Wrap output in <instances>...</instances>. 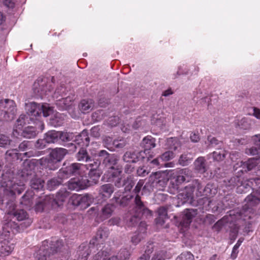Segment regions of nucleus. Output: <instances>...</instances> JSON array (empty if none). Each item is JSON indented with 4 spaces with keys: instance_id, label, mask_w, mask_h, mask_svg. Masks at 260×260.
Segmentation results:
<instances>
[{
    "instance_id": "nucleus-58",
    "label": "nucleus",
    "mask_w": 260,
    "mask_h": 260,
    "mask_svg": "<svg viewBox=\"0 0 260 260\" xmlns=\"http://www.w3.org/2000/svg\"><path fill=\"white\" fill-rule=\"evenodd\" d=\"M20 203L26 207V208H30L32 205V201L26 194H24L22 197Z\"/></svg>"
},
{
    "instance_id": "nucleus-55",
    "label": "nucleus",
    "mask_w": 260,
    "mask_h": 260,
    "mask_svg": "<svg viewBox=\"0 0 260 260\" xmlns=\"http://www.w3.org/2000/svg\"><path fill=\"white\" fill-rule=\"evenodd\" d=\"M131 253L126 249H121L118 253V256L120 260H126L129 258Z\"/></svg>"
},
{
    "instance_id": "nucleus-37",
    "label": "nucleus",
    "mask_w": 260,
    "mask_h": 260,
    "mask_svg": "<svg viewBox=\"0 0 260 260\" xmlns=\"http://www.w3.org/2000/svg\"><path fill=\"white\" fill-rule=\"evenodd\" d=\"M58 178H54L47 182V187L49 190H54L62 183V180L64 179L61 178L58 176Z\"/></svg>"
},
{
    "instance_id": "nucleus-9",
    "label": "nucleus",
    "mask_w": 260,
    "mask_h": 260,
    "mask_svg": "<svg viewBox=\"0 0 260 260\" xmlns=\"http://www.w3.org/2000/svg\"><path fill=\"white\" fill-rule=\"evenodd\" d=\"M193 199V188L191 187L186 186L177 195V205L179 207L186 203H191Z\"/></svg>"
},
{
    "instance_id": "nucleus-32",
    "label": "nucleus",
    "mask_w": 260,
    "mask_h": 260,
    "mask_svg": "<svg viewBox=\"0 0 260 260\" xmlns=\"http://www.w3.org/2000/svg\"><path fill=\"white\" fill-rule=\"evenodd\" d=\"M30 119H33V118L28 117V116L25 114L20 115L16 122V127L18 129H21L27 123H29V120Z\"/></svg>"
},
{
    "instance_id": "nucleus-34",
    "label": "nucleus",
    "mask_w": 260,
    "mask_h": 260,
    "mask_svg": "<svg viewBox=\"0 0 260 260\" xmlns=\"http://www.w3.org/2000/svg\"><path fill=\"white\" fill-rule=\"evenodd\" d=\"M45 137L48 144L58 143L59 142L58 137V131H49L45 134Z\"/></svg>"
},
{
    "instance_id": "nucleus-33",
    "label": "nucleus",
    "mask_w": 260,
    "mask_h": 260,
    "mask_svg": "<svg viewBox=\"0 0 260 260\" xmlns=\"http://www.w3.org/2000/svg\"><path fill=\"white\" fill-rule=\"evenodd\" d=\"M193 159L192 155L189 153L181 154L178 159V164L182 166H188Z\"/></svg>"
},
{
    "instance_id": "nucleus-4",
    "label": "nucleus",
    "mask_w": 260,
    "mask_h": 260,
    "mask_svg": "<svg viewBox=\"0 0 260 260\" xmlns=\"http://www.w3.org/2000/svg\"><path fill=\"white\" fill-rule=\"evenodd\" d=\"M188 187H192L193 192L195 189H197V197L205 196L199 200L198 203L200 205L205 208L210 206L212 201L209 197L212 194V190L210 185L208 184L204 187L198 180H194L192 182L191 184L188 185Z\"/></svg>"
},
{
    "instance_id": "nucleus-51",
    "label": "nucleus",
    "mask_w": 260,
    "mask_h": 260,
    "mask_svg": "<svg viewBox=\"0 0 260 260\" xmlns=\"http://www.w3.org/2000/svg\"><path fill=\"white\" fill-rule=\"evenodd\" d=\"M81 194H74L69 199V203L75 206L80 205Z\"/></svg>"
},
{
    "instance_id": "nucleus-14",
    "label": "nucleus",
    "mask_w": 260,
    "mask_h": 260,
    "mask_svg": "<svg viewBox=\"0 0 260 260\" xmlns=\"http://www.w3.org/2000/svg\"><path fill=\"white\" fill-rule=\"evenodd\" d=\"M198 214L197 209H186L182 215V220L180 224L183 227L188 226L192 221V219Z\"/></svg>"
},
{
    "instance_id": "nucleus-2",
    "label": "nucleus",
    "mask_w": 260,
    "mask_h": 260,
    "mask_svg": "<svg viewBox=\"0 0 260 260\" xmlns=\"http://www.w3.org/2000/svg\"><path fill=\"white\" fill-rule=\"evenodd\" d=\"M63 249L64 245L62 240L54 238L50 242L45 240L35 253V258L37 260H49L51 256L62 252Z\"/></svg>"
},
{
    "instance_id": "nucleus-30",
    "label": "nucleus",
    "mask_w": 260,
    "mask_h": 260,
    "mask_svg": "<svg viewBox=\"0 0 260 260\" xmlns=\"http://www.w3.org/2000/svg\"><path fill=\"white\" fill-rule=\"evenodd\" d=\"M30 183V186L33 189L38 191L43 189L44 181L41 178H38L36 176L31 179Z\"/></svg>"
},
{
    "instance_id": "nucleus-25",
    "label": "nucleus",
    "mask_w": 260,
    "mask_h": 260,
    "mask_svg": "<svg viewBox=\"0 0 260 260\" xmlns=\"http://www.w3.org/2000/svg\"><path fill=\"white\" fill-rule=\"evenodd\" d=\"M94 102L92 99L83 100L81 101L79 108L83 113H88L94 107Z\"/></svg>"
},
{
    "instance_id": "nucleus-44",
    "label": "nucleus",
    "mask_w": 260,
    "mask_h": 260,
    "mask_svg": "<svg viewBox=\"0 0 260 260\" xmlns=\"http://www.w3.org/2000/svg\"><path fill=\"white\" fill-rule=\"evenodd\" d=\"M229 221L228 217L224 216L217 221L213 225V229L217 232H219L224 224Z\"/></svg>"
},
{
    "instance_id": "nucleus-46",
    "label": "nucleus",
    "mask_w": 260,
    "mask_h": 260,
    "mask_svg": "<svg viewBox=\"0 0 260 260\" xmlns=\"http://www.w3.org/2000/svg\"><path fill=\"white\" fill-rule=\"evenodd\" d=\"M92 198L90 195L86 194L81 195L80 205L82 207H88L91 202Z\"/></svg>"
},
{
    "instance_id": "nucleus-29",
    "label": "nucleus",
    "mask_w": 260,
    "mask_h": 260,
    "mask_svg": "<svg viewBox=\"0 0 260 260\" xmlns=\"http://www.w3.org/2000/svg\"><path fill=\"white\" fill-rule=\"evenodd\" d=\"M51 208V204L46 201V196L44 198H40L35 205V210L36 212H42L45 208Z\"/></svg>"
},
{
    "instance_id": "nucleus-38",
    "label": "nucleus",
    "mask_w": 260,
    "mask_h": 260,
    "mask_svg": "<svg viewBox=\"0 0 260 260\" xmlns=\"http://www.w3.org/2000/svg\"><path fill=\"white\" fill-rule=\"evenodd\" d=\"M125 162L135 163L139 160L138 154L133 152H126L123 156Z\"/></svg>"
},
{
    "instance_id": "nucleus-48",
    "label": "nucleus",
    "mask_w": 260,
    "mask_h": 260,
    "mask_svg": "<svg viewBox=\"0 0 260 260\" xmlns=\"http://www.w3.org/2000/svg\"><path fill=\"white\" fill-rule=\"evenodd\" d=\"M11 140L9 137L0 134V147L6 148L10 144Z\"/></svg>"
},
{
    "instance_id": "nucleus-54",
    "label": "nucleus",
    "mask_w": 260,
    "mask_h": 260,
    "mask_svg": "<svg viewBox=\"0 0 260 260\" xmlns=\"http://www.w3.org/2000/svg\"><path fill=\"white\" fill-rule=\"evenodd\" d=\"M193 255L190 252L182 253L176 259V260H194Z\"/></svg>"
},
{
    "instance_id": "nucleus-64",
    "label": "nucleus",
    "mask_w": 260,
    "mask_h": 260,
    "mask_svg": "<svg viewBox=\"0 0 260 260\" xmlns=\"http://www.w3.org/2000/svg\"><path fill=\"white\" fill-rule=\"evenodd\" d=\"M165 252L160 251L156 252L152 256L151 260H165Z\"/></svg>"
},
{
    "instance_id": "nucleus-43",
    "label": "nucleus",
    "mask_w": 260,
    "mask_h": 260,
    "mask_svg": "<svg viewBox=\"0 0 260 260\" xmlns=\"http://www.w3.org/2000/svg\"><path fill=\"white\" fill-rule=\"evenodd\" d=\"M3 204H5L6 212L8 214L13 215L14 212L16 211L15 210L16 205L14 200H10L6 203L3 201Z\"/></svg>"
},
{
    "instance_id": "nucleus-7",
    "label": "nucleus",
    "mask_w": 260,
    "mask_h": 260,
    "mask_svg": "<svg viewBox=\"0 0 260 260\" xmlns=\"http://www.w3.org/2000/svg\"><path fill=\"white\" fill-rule=\"evenodd\" d=\"M86 167L79 163H72L65 168H62L58 172V176L64 179H67L72 176L79 175L82 170Z\"/></svg>"
},
{
    "instance_id": "nucleus-61",
    "label": "nucleus",
    "mask_w": 260,
    "mask_h": 260,
    "mask_svg": "<svg viewBox=\"0 0 260 260\" xmlns=\"http://www.w3.org/2000/svg\"><path fill=\"white\" fill-rule=\"evenodd\" d=\"M47 144H48V142L45 137L44 138H43V139H39L36 142L35 146L38 149H42L44 148L46 146Z\"/></svg>"
},
{
    "instance_id": "nucleus-47",
    "label": "nucleus",
    "mask_w": 260,
    "mask_h": 260,
    "mask_svg": "<svg viewBox=\"0 0 260 260\" xmlns=\"http://www.w3.org/2000/svg\"><path fill=\"white\" fill-rule=\"evenodd\" d=\"M225 152L223 150L219 149L212 153V157L214 160L216 161L222 160L225 157Z\"/></svg>"
},
{
    "instance_id": "nucleus-6",
    "label": "nucleus",
    "mask_w": 260,
    "mask_h": 260,
    "mask_svg": "<svg viewBox=\"0 0 260 260\" xmlns=\"http://www.w3.org/2000/svg\"><path fill=\"white\" fill-rule=\"evenodd\" d=\"M25 109L30 117H37L43 114L44 117L48 116L52 112L51 109L47 105H40L35 102L25 104Z\"/></svg>"
},
{
    "instance_id": "nucleus-20",
    "label": "nucleus",
    "mask_w": 260,
    "mask_h": 260,
    "mask_svg": "<svg viewBox=\"0 0 260 260\" xmlns=\"http://www.w3.org/2000/svg\"><path fill=\"white\" fill-rule=\"evenodd\" d=\"M74 141L82 147L88 146L90 139L86 130H83L80 134L74 136Z\"/></svg>"
},
{
    "instance_id": "nucleus-60",
    "label": "nucleus",
    "mask_w": 260,
    "mask_h": 260,
    "mask_svg": "<svg viewBox=\"0 0 260 260\" xmlns=\"http://www.w3.org/2000/svg\"><path fill=\"white\" fill-rule=\"evenodd\" d=\"M154 187V186H153L152 182L151 183L149 182L146 183L142 189V193L145 194H149L153 191Z\"/></svg>"
},
{
    "instance_id": "nucleus-50",
    "label": "nucleus",
    "mask_w": 260,
    "mask_h": 260,
    "mask_svg": "<svg viewBox=\"0 0 260 260\" xmlns=\"http://www.w3.org/2000/svg\"><path fill=\"white\" fill-rule=\"evenodd\" d=\"M175 157V154L172 151H167L160 156V159L162 161H167L173 159Z\"/></svg>"
},
{
    "instance_id": "nucleus-13",
    "label": "nucleus",
    "mask_w": 260,
    "mask_h": 260,
    "mask_svg": "<svg viewBox=\"0 0 260 260\" xmlns=\"http://www.w3.org/2000/svg\"><path fill=\"white\" fill-rule=\"evenodd\" d=\"M150 181H152L153 186L158 189H162L167 185L168 180L159 173H155L150 176Z\"/></svg>"
},
{
    "instance_id": "nucleus-56",
    "label": "nucleus",
    "mask_w": 260,
    "mask_h": 260,
    "mask_svg": "<svg viewBox=\"0 0 260 260\" xmlns=\"http://www.w3.org/2000/svg\"><path fill=\"white\" fill-rule=\"evenodd\" d=\"M134 185V182L132 178L131 177H127L126 179H125L124 185L123 187H124V191L126 192L130 191Z\"/></svg>"
},
{
    "instance_id": "nucleus-53",
    "label": "nucleus",
    "mask_w": 260,
    "mask_h": 260,
    "mask_svg": "<svg viewBox=\"0 0 260 260\" xmlns=\"http://www.w3.org/2000/svg\"><path fill=\"white\" fill-rule=\"evenodd\" d=\"M13 215L16 217L18 220L21 221L26 218L27 214L25 211L21 209L14 212Z\"/></svg>"
},
{
    "instance_id": "nucleus-57",
    "label": "nucleus",
    "mask_w": 260,
    "mask_h": 260,
    "mask_svg": "<svg viewBox=\"0 0 260 260\" xmlns=\"http://www.w3.org/2000/svg\"><path fill=\"white\" fill-rule=\"evenodd\" d=\"M126 144L125 141L123 139H115L112 143L113 149L115 148H122Z\"/></svg>"
},
{
    "instance_id": "nucleus-12",
    "label": "nucleus",
    "mask_w": 260,
    "mask_h": 260,
    "mask_svg": "<svg viewBox=\"0 0 260 260\" xmlns=\"http://www.w3.org/2000/svg\"><path fill=\"white\" fill-rule=\"evenodd\" d=\"M36 168L35 162L34 160L25 161L24 163V167L21 171V177L26 181L36 177L35 169Z\"/></svg>"
},
{
    "instance_id": "nucleus-42",
    "label": "nucleus",
    "mask_w": 260,
    "mask_h": 260,
    "mask_svg": "<svg viewBox=\"0 0 260 260\" xmlns=\"http://www.w3.org/2000/svg\"><path fill=\"white\" fill-rule=\"evenodd\" d=\"M158 217L156 219V222L161 224L165 222V219L167 218V211L165 207H160L157 211Z\"/></svg>"
},
{
    "instance_id": "nucleus-31",
    "label": "nucleus",
    "mask_w": 260,
    "mask_h": 260,
    "mask_svg": "<svg viewBox=\"0 0 260 260\" xmlns=\"http://www.w3.org/2000/svg\"><path fill=\"white\" fill-rule=\"evenodd\" d=\"M94 260H118L116 256L109 257V253L104 250L99 251L93 257Z\"/></svg>"
},
{
    "instance_id": "nucleus-28",
    "label": "nucleus",
    "mask_w": 260,
    "mask_h": 260,
    "mask_svg": "<svg viewBox=\"0 0 260 260\" xmlns=\"http://www.w3.org/2000/svg\"><path fill=\"white\" fill-rule=\"evenodd\" d=\"M64 117L63 114L56 113L50 118V123L54 127L60 126L63 123Z\"/></svg>"
},
{
    "instance_id": "nucleus-3",
    "label": "nucleus",
    "mask_w": 260,
    "mask_h": 260,
    "mask_svg": "<svg viewBox=\"0 0 260 260\" xmlns=\"http://www.w3.org/2000/svg\"><path fill=\"white\" fill-rule=\"evenodd\" d=\"M134 202L135 207L129 212L131 217L129 220V225L131 226L136 225L142 216L146 218L152 216V212L146 207L139 195L136 196Z\"/></svg>"
},
{
    "instance_id": "nucleus-17",
    "label": "nucleus",
    "mask_w": 260,
    "mask_h": 260,
    "mask_svg": "<svg viewBox=\"0 0 260 260\" xmlns=\"http://www.w3.org/2000/svg\"><path fill=\"white\" fill-rule=\"evenodd\" d=\"M14 245L10 241L5 239L0 242V256L5 257L13 251Z\"/></svg>"
},
{
    "instance_id": "nucleus-62",
    "label": "nucleus",
    "mask_w": 260,
    "mask_h": 260,
    "mask_svg": "<svg viewBox=\"0 0 260 260\" xmlns=\"http://www.w3.org/2000/svg\"><path fill=\"white\" fill-rule=\"evenodd\" d=\"M238 125L240 126L242 128L247 129L249 128L250 126L249 121L248 118L246 117H243L238 122Z\"/></svg>"
},
{
    "instance_id": "nucleus-26",
    "label": "nucleus",
    "mask_w": 260,
    "mask_h": 260,
    "mask_svg": "<svg viewBox=\"0 0 260 260\" xmlns=\"http://www.w3.org/2000/svg\"><path fill=\"white\" fill-rule=\"evenodd\" d=\"M142 146L144 148V152H146L156 146L155 139L150 136L145 137L142 142Z\"/></svg>"
},
{
    "instance_id": "nucleus-10",
    "label": "nucleus",
    "mask_w": 260,
    "mask_h": 260,
    "mask_svg": "<svg viewBox=\"0 0 260 260\" xmlns=\"http://www.w3.org/2000/svg\"><path fill=\"white\" fill-rule=\"evenodd\" d=\"M68 196L67 192H58L55 198L53 195L46 196V201L51 204V208L56 209L62 205Z\"/></svg>"
},
{
    "instance_id": "nucleus-59",
    "label": "nucleus",
    "mask_w": 260,
    "mask_h": 260,
    "mask_svg": "<svg viewBox=\"0 0 260 260\" xmlns=\"http://www.w3.org/2000/svg\"><path fill=\"white\" fill-rule=\"evenodd\" d=\"M181 175L185 178V181L188 182L190 178L192 177V172L188 168L182 169L179 170Z\"/></svg>"
},
{
    "instance_id": "nucleus-15",
    "label": "nucleus",
    "mask_w": 260,
    "mask_h": 260,
    "mask_svg": "<svg viewBox=\"0 0 260 260\" xmlns=\"http://www.w3.org/2000/svg\"><path fill=\"white\" fill-rule=\"evenodd\" d=\"M114 191V188L112 184L110 183L105 184L100 186L99 189V197L103 201H106L110 198Z\"/></svg>"
},
{
    "instance_id": "nucleus-39",
    "label": "nucleus",
    "mask_w": 260,
    "mask_h": 260,
    "mask_svg": "<svg viewBox=\"0 0 260 260\" xmlns=\"http://www.w3.org/2000/svg\"><path fill=\"white\" fill-rule=\"evenodd\" d=\"M133 198V196L131 194H127L122 197L120 199L115 196L113 198V199H114L115 202L120 206L122 207H125L131 202V201Z\"/></svg>"
},
{
    "instance_id": "nucleus-41",
    "label": "nucleus",
    "mask_w": 260,
    "mask_h": 260,
    "mask_svg": "<svg viewBox=\"0 0 260 260\" xmlns=\"http://www.w3.org/2000/svg\"><path fill=\"white\" fill-rule=\"evenodd\" d=\"M59 141L67 142L74 141V135L73 133L58 131Z\"/></svg>"
},
{
    "instance_id": "nucleus-36",
    "label": "nucleus",
    "mask_w": 260,
    "mask_h": 260,
    "mask_svg": "<svg viewBox=\"0 0 260 260\" xmlns=\"http://www.w3.org/2000/svg\"><path fill=\"white\" fill-rule=\"evenodd\" d=\"M76 158L78 161L85 162H91V157L87 151L83 148L81 149L76 154Z\"/></svg>"
},
{
    "instance_id": "nucleus-22",
    "label": "nucleus",
    "mask_w": 260,
    "mask_h": 260,
    "mask_svg": "<svg viewBox=\"0 0 260 260\" xmlns=\"http://www.w3.org/2000/svg\"><path fill=\"white\" fill-rule=\"evenodd\" d=\"M260 164V160L258 159L257 156L255 158H251L249 159L246 161L241 162V167L242 169L240 171L247 172L253 169L257 164Z\"/></svg>"
},
{
    "instance_id": "nucleus-19",
    "label": "nucleus",
    "mask_w": 260,
    "mask_h": 260,
    "mask_svg": "<svg viewBox=\"0 0 260 260\" xmlns=\"http://www.w3.org/2000/svg\"><path fill=\"white\" fill-rule=\"evenodd\" d=\"M68 187L69 189L79 191L87 188V185L85 184L83 178L81 179L74 178L69 181Z\"/></svg>"
},
{
    "instance_id": "nucleus-52",
    "label": "nucleus",
    "mask_w": 260,
    "mask_h": 260,
    "mask_svg": "<svg viewBox=\"0 0 260 260\" xmlns=\"http://www.w3.org/2000/svg\"><path fill=\"white\" fill-rule=\"evenodd\" d=\"M243 241H244V238H240L238 240L236 244L234 246L233 250H232V252L231 254V257L233 258H235L237 256V254L238 253V248L240 246V245H241V244L243 242Z\"/></svg>"
},
{
    "instance_id": "nucleus-8",
    "label": "nucleus",
    "mask_w": 260,
    "mask_h": 260,
    "mask_svg": "<svg viewBox=\"0 0 260 260\" xmlns=\"http://www.w3.org/2000/svg\"><path fill=\"white\" fill-rule=\"evenodd\" d=\"M98 248L91 245L90 243H83L78 247L77 251V257L78 260H87L89 254L92 252H95Z\"/></svg>"
},
{
    "instance_id": "nucleus-16",
    "label": "nucleus",
    "mask_w": 260,
    "mask_h": 260,
    "mask_svg": "<svg viewBox=\"0 0 260 260\" xmlns=\"http://www.w3.org/2000/svg\"><path fill=\"white\" fill-rule=\"evenodd\" d=\"M146 226L147 225L145 222H141L140 223L138 232L136 233L131 239V242L134 245H137L142 239L144 238L146 234Z\"/></svg>"
},
{
    "instance_id": "nucleus-11",
    "label": "nucleus",
    "mask_w": 260,
    "mask_h": 260,
    "mask_svg": "<svg viewBox=\"0 0 260 260\" xmlns=\"http://www.w3.org/2000/svg\"><path fill=\"white\" fill-rule=\"evenodd\" d=\"M109 235L108 231L107 230L100 229L96 232V235L90 241L91 245L98 248V249L101 248L105 240Z\"/></svg>"
},
{
    "instance_id": "nucleus-23",
    "label": "nucleus",
    "mask_w": 260,
    "mask_h": 260,
    "mask_svg": "<svg viewBox=\"0 0 260 260\" xmlns=\"http://www.w3.org/2000/svg\"><path fill=\"white\" fill-rule=\"evenodd\" d=\"M40 164L44 166V167L50 170H55L57 169L59 167V162L54 161L51 158L48 159L47 158L43 157L40 159Z\"/></svg>"
},
{
    "instance_id": "nucleus-18",
    "label": "nucleus",
    "mask_w": 260,
    "mask_h": 260,
    "mask_svg": "<svg viewBox=\"0 0 260 260\" xmlns=\"http://www.w3.org/2000/svg\"><path fill=\"white\" fill-rule=\"evenodd\" d=\"M115 209V206L113 204H107L103 207L99 214V218L102 220H105L110 218L113 214Z\"/></svg>"
},
{
    "instance_id": "nucleus-45",
    "label": "nucleus",
    "mask_w": 260,
    "mask_h": 260,
    "mask_svg": "<svg viewBox=\"0 0 260 260\" xmlns=\"http://www.w3.org/2000/svg\"><path fill=\"white\" fill-rule=\"evenodd\" d=\"M18 150L16 149L8 150L6 153V157L9 159V157H12L13 159H18L20 158L21 154L18 152Z\"/></svg>"
},
{
    "instance_id": "nucleus-63",
    "label": "nucleus",
    "mask_w": 260,
    "mask_h": 260,
    "mask_svg": "<svg viewBox=\"0 0 260 260\" xmlns=\"http://www.w3.org/2000/svg\"><path fill=\"white\" fill-rule=\"evenodd\" d=\"M245 153L248 155H258V156L257 157L258 158V159H260L259 153L258 152L257 148L254 147H252L251 148L246 149Z\"/></svg>"
},
{
    "instance_id": "nucleus-27",
    "label": "nucleus",
    "mask_w": 260,
    "mask_h": 260,
    "mask_svg": "<svg viewBox=\"0 0 260 260\" xmlns=\"http://www.w3.org/2000/svg\"><path fill=\"white\" fill-rule=\"evenodd\" d=\"M206 160L204 157H199L194 162L195 170L200 173H204L207 171Z\"/></svg>"
},
{
    "instance_id": "nucleus-24",
    "label": "nucleus",
    "mask_w": 260,
    "mask_h": 260,
    "mask_svg": "<svg viewBox=\"0 0 260 260\" xmlns=\"http://www.w3.org/2000/svg\"><path fill=\"white\" fill-rule=\"evenodd\" d=\"M6 187L8 189L10 190V192L12 194H15L17 193L19 194L24 189L23 183H21L20 184H18L15 183H13L12 181H9L6 184Z\"/></svg>"
},
{
    "instance_id": "nucleus-40",
    "label": "nucleus",
    "mask_w": 260,
    "mask_h": 260,
    "mask_svg": "<svg viewBox=\"0 0 260 260\" xmlns=\"http://www.w3.org/2000/svg\"><path fill=\"white\" fill-rule=\"evenodd\" d=\"M166 145L170 151L176 150L180 147V143L176 138H170L167 140Z\"/></svg>"
},
{
    "instance_id": "nucleus-5",
    "label": "nucleus",
    "mask_w": 260,
    "mask_h": 260,
    "mask_svg": "<svg viewBox=\"0 0 260 260\" xmlns=\"http://www.w3.org/2000/svg\"><path fill=\"white\" fill-rule=\"evenodd\" d=\"M245 204L243 207V209L239 212H237L236 218L237 219H242L246 221L251 218L252 214V207L258 205L260 202V199L256 196L254 193H251L248 195L245 199Z\"/></svg>"
},
{
    "instance_id": "nucleus-35",
    "label": "nucleus",
    "mask_w": 260,
    "mask_h": 260,
    "mask_svg": "<svg viewBox=\"0 0 260 260\" xmlns=\"http://www.w3.org/2000/svg\"><path fill=\"white\" fill-rule=\"evenodd\" d=\"M36 135V129L32 126L25 127L21 133V135L27 139L33 138L35 137Z\"/></svg>"
},
{
    "instance_id": "nucleus-49",
    "label": "nucleus",
    "mask_w": 260,
    "mask_h": 260,
    "mask_svg": "<svg viewBox=\"0 0 260 260\" xmlns=\"http://www.w3.org/2000/svg\"><path fill=\"white\" fill-rule=\"evenodd\" d=\"M239 181V178L237 176H235L232 177L230 180L229 181V184H228L229 186H235L238 185V189L242 190V188L244 187V184H242L239 186L238 182Z\"/></svg>"
},
{
    "instance_id": "nucleus-21",
    "label": "nucleus",
    "mask_w": 260,
    "mask_h": 260,
    "mask_svg": "<svg viewBox=\"0 0 260 260\" xmlns=\"http://www.w3.org/2000/svg\"><path fill=\"white\" fill-rule=\"evenodd\" d=\"M68 150L62 148L53 149L50 153V157L56 162H60L67 154Z\"/></svg>"
},
{
    "instance_id": "nucleus-1",
    "label": "nucleus",
    "mask_w": 260,
    "mask_h": 260,
    "mask_svg": "<svg viewBox=\"0 0 260 260\" xmlns=\"http://www.w3.org/2000/svg\"><path fill=\"white\" fill-rule=\"evenodd\" d=\"M91 154L94 157L93 162L87 164L86 167V168L89 170L88 178H83L87 187L98 183L100 177V173L98 169L102 160L105 165L111 166L110 167L111 170L110 173L112 177L116 178L120 175L121 173V170L118 169L115 170L113 166L117 162V159L114 154H110L105 150H101L98 153L91 152Z\"/></svg>"
}]
</instances>
